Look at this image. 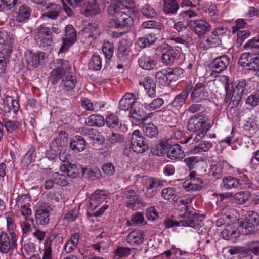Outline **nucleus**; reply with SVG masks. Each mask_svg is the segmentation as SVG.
Returning <instances> with one entry per match:
<instances>
[{
    "label": "nucleus",
    "mask_w": 259,
    "mask_h": 259,
    "mask_svg": "<svg viewBox=\"0 0 259 259\" xmlns=\"http://www.w3.org/2000/svg\"><path fill=\"white\" fill-rule=\"evenodd\" d=\"M169 148V145L166 141H162L159 144L151 148L152 154L156 156H161L166 150Z\"/></svg>",
    "instance_id": "obj_45"
},
{
    "label": "nucleus",
    "mask_w": 259,
    "mask_h": 259,
    "mask_svg": "<svg viewBox=\"0 0 259 259\" xmlns=\"http://www.w3.org/2000/svg\"><path fill=\"white\" fill-rule=\"evenodd\" d=\"M139 66L145 70H150L154 69L156 65V61L147 54L142 55L138 61Z\"/></svg>",
    "instance_id": "obj_27"
},
{
    "label": "nucleus",
    "mask_w": 259,
    "mask_h": 259,
    "mask_svg": "<svg viewBox=\"0 0 259 259\" xmlns=\"http://www.w3.org/2000/svg\"><path fill=\"white\" fill-rule=\"evenodd\" d=\"M200 158L198 157H189L184 160V162L189 167L190 170L195 168L198 165Z\"/></svg>",
    "instance_id": "obj_64"
},
{
    "label": "nucleus",
    "mask_w": 259,
    "mask_h": 259,
    "mask_svg": "<svg viewBox=\"0 0 259 259\" xmlns=\"http://www.w3.org/2000/svg\"><path fill=\"white\" fill-rule=\"evenodd\" d=\"M209 98L208 92L203 83L198 82L194 87L191 93L190 102L201 103Z\"/></svg>",
    "instance_id": "obj_7"
},
{
    "label": "nucleus",
    "mask_w": 259,
    "mask_h": 259,
    "mask_svg": "<svg viewBox=\"0 0 259 259\" xmlns=\"http://www.w3.org/2000/svg\"><path fill=\"white\" fill-rule=\"evenodd\" d=\"M207 120L208 119L204 115H194L189 119L187 128L189 132H197L194 139L196 142L202 139L209 129L210 123H207Z\"/></svg>",
    "instance_id": "obj_1"
},
{
    "label": "nucleus",
    "mask_w": 259,
    "mask_h": 259,
    "mask_svg": "<svg viewBox=\"0 0 259 259\" xmlns=\"http://www.w3.org/2000/svg\"><path fill=\"white\" fill-rule=\"evenodd\" d=\"M81 105L85 110L93 112L97 111L101 108V106H100L97 103L93 104L91 101L88 99H85L81 101Z\"/></svg>",
    "instance_id": "obj_53"
},
{
    "label": "nucleus",
    "mask_w": 259,
    "mask_h": 259,
    "mask_svg": "<svg viewBox=\"0 0 259 259\" xmlns=\"http://www.w3.org/2000/svg\"><path fill=\"white\" fill-rule=\"evenodd\" d=\"M233 85L231 83L226 82L225 83V90L226 95L224 102L228 104V106L230 108L237 107L241 102L242 97L232 92Z\"/></svg>",
    "instance_id": "obj_10"
},
{
    "label": "nucleus",
    "mask_w": 259,
    "mask_h": 259,
    "mask_svg": "<svg viewBox=\"0 0 259 259\" xmlns=\"http://www.w3.org/2000/svg\"><path fill=\"white\" fill-rule=\"evenodd\" d=\"M169 150L167 152V157L171 160H180L184 156V152L178 144H174L171 146L169 145Z\"/></svg>",
    "instance_id": "obj_31"
},
{
    "label": "nucleus",
    "mask_w": 259,
    "mask_h": 259,
    "mask_svg": "<svg viewBox=\"0 0 259 259\" xmlns=\"http://www.w3.org/2000/svg\"><path fill=\"white\" fill-rule=\"evenodd\" d=\"M180 52L179 50L173 48L172 47L167 45L162 51V62L166 65H172L175 61L179 59Z\"/></svg>",
    "instance_id": "obj_14"
},
{
    "label": "nucleus",
    "mask_w": 259,
    "mask_h": 259,
    "mask_svg": "<svg viewBox=\"0 0 259 259\" xmlns=\"http://www.w3.org/2000/svg\"><path fill=\"white\" fill-rule=\"evenodd\" d=\"M42 256L41 259H53L52 247L50 242L46 240L44 248L42 250Z\"/></svg>",
    "instance_id": "obj_63"
},
{
    "label": "nucleus",
    "mask_w": 259,
    "mask_h": 259,
    "mask_svg": "<svg viewBox=\"0 0 259 259\" xmlns=\"http://www.w3.org/2000/svg\"><path fill=\"white\" fill-rule=\"evenodd\" d=\"M160 185L161 183L158 179L152 177L149 178L145 185L146 197L150 198L156 195Z\"/></svg>",
    "instance_id": "obj_23"
},
{
    "label": "nucleus",
    "mask_w": 259,
    "mask_h": 259,
    "mask_svg": "<svg viewBox=\"0 0 259 259\" xmlns=\"http://www.w3.org/2000/svg\"><path fill=\"white\" fill-rule=\"evenodd\" d=\"M161 197L165 200L174 201L177 200V195L174 188H166L162 189Z\"/></svg>",
    "instance_id": "obj_48"
},
{
    "label": "nucleus",
    "mask_w": 259,
    "mask_h": 259,
    "mask_svg": "<svg viewBox=\"0 0 259 259\" xmlns=\"http://www.w3.org/2000/svg\"><path fill=\"white\" fill-rule=\"evenodd\" d=\"M85 140L80 136H75L70 143V147L75 152L82 151L85 149Z\"/></svg>",
    "instance_id": "obj_30"
},
{
    "label": "nucleus",
    "mask_w": 259,
    "mask_h": 259,
    "mask_svg": "<svg viewBox=\"0 0 259 259\" xmlns=\"http://www.w3.org/2000/svg\"><path fill=\"white\" fill-rule=\"evenodd\" d=\"M244 48L246 50H250L252 52L254 50H256L255 53H258L259 52V39L253 38L246 43Z\"/></svg>",
    "instance_id": "obj_61"
},
{
    "label": "nucleus",
    "mask_w": 259,
    "mask_h": 259,
    "mask_svg": "<svg viewBox=\"0 0 259 259\" xmlns=\"http://www.w3.org/2000/svg\"><path fill=\"white\" fill-rule=\"evenodd\" d=\"M124 8H120V5L116 2L111 3L108 7L107 11L108 15L110 16L114 17L115 18L117 16V14L122 12Z\"/></svg>",
    "instance_id": "obj_51"
},
{
    "label": "nucleus",
    "mask_w": 259,
    "mask_h": 259,
    "mask_svg": "<svg viewBox=\"0 0 259 259\" xmlns=\"http://www.w3.org/2000/svg\"><path fill=\"white\" fill-rule=\"evenodd\" d=\"M101 67L102 60L100 56L93 55L89 62V68L90 70L97 71L100 70Z\"/></svg>",
    "instance_id": "obj_46"
},
{
    "label": "nucleus",
    "mask_w": 259,
    "mask_h": 259,
    "mask_svg": "<svg viewBox=\"0 0 259 259\" xmlns=\"http://www.w3.org/2000/svg\"><path fill=\"white\" fill-rule=\"evenodd\" d=\"M105 123L107 126L110 128L118 131L122 126V123L118 117L113 114H110L107 116Z\"/></svg>",
    "instance_id": "obj_36"
},
{
    "label": "nucleus",
    "mask_w": 259,
    "mask_h": 259,
    "mask_svg": "<svg viewBox=\"0 0 259 259\" xmlns=\"http://www.w3.org/2000/svg\"><path fill=\"white\" fill-rule=\"evenodd\" d=\"M212 147V143L209 141H202L197 146L192 148L191 153L195 154L208 151Z\"/></svg>",
    "instance_id": "obj_43"
},
{
    "label": "nucleus",
    "mask_w": 259,
    "mask_h": 259,
    "mask_svg": "<svg viewBox=\"0 0 259 259\" xmlns=\"http://www.w3.org/2000/svg\"><path fill=\"white\" fill-rule=\"evenodd\" d=\"M246 81L244 80L239 81L234 87H233L232 92L242 98L244 94H246Z\"/></svg>",
    "instance_id": "obj_55"
},
{
    "label": "nucleus",
    "mask_w": 259,
    "mask_h": 259,
    "mask_svg": "<svg viewBox=\"0 0 259 259\" xmlns=\"http://www.w3.org/2000/svg\"><path fill=\"white\" fill-rule=\"evenodd\" d=\"M259 224V217L257 213L251 211L246 218L244 222H241L239 225V231L244 234H248Z\"/></svg>",
    "instance_id": "obj_5"
},
{
    "label": "nucleus",
    "mask_w": 259,
    "mask_h": 259,
    "mask_svg": "<svg viewBox=\"0 0 259 259\" xmlns=\"http://www.w3.org/2000/svg\"><path fill=\"white\" fill-rule=\"evenodd\" d=\"M184 214L185 219L181 221V226L197 229L204 225V217L202 215L196 212H190Z\"/></svg>",
    "instance_id": "obj_8"
},
{
    "label": "nucleus",
    "mask_w": 259,
    "mask_h": 259,
    "mask_svg": "<svg viewBox=\"0 0 259 259\" xmlns=\"http://www.w3.org/2000/svg\"><path fill=\"white\" fill-rule=\"evenodd\" d=\"M35 151V147L31 146L27 152L24 155L22 160V163L24 166H28L31 163Z\"/></svg>",
    "instance_id": "obj_58"
},
{
    "label": "nucleus",
    "mask_w": 259,
    "mask_h": 259,
    "mask_svg": "<svg viewBox=\"0 0 259 259\" xmlns=\"http://www.w3.org/2000/svg\"><path fill=\"white\" fill-rule=\"evenodd\" d=\"M144 106L136 107L130 110V114L137 122H143L152 115V113L147 114L144 110Z\"/></svg>",
    "instance_id": "obj_24"
},
{
    "label": "nucleus",
    "mask_w": 259,
    "mask_h": 259,
    "mask_svg": "<svg viewBox=\"0 0 259 259\" xmlns=\"http://www.w3.org/2000/svg\"><path fill=\"white\" fill-rule=\"evenodd\" d=\"M123 198L126 200V206L133 210L142 209L144 206L143 199L134 190H125L123 193Z\"/></svg>",
    "instance_id": "obj_2"
},
{
    "label": "nucleus",
    "mask_w": 259,
    "mask_h": 259,
    "mask_svg": "<svg viewBox=\"0 0 259 259\" xmlns=\"http://www.w3.org/2000/svg\"><path fill=\"white\" fill-rule=\"evenodd\" d=\"M240 232L241 231H239V226L236 227L234 225H229L222 231L221 235L223 239L229 240L239 237Z\"/></svg>",
    "instance_id": "obj_26"
},
{
    "label": "nucleus",
    "mask_w": 259,
    "mask_h": 259,
    "mask_svg": "<svg viewBox=\"0 0 259 259\" xmlns=\"http://www.w3.org/2000/svg\"><path fill=\"white\" fill-rule=\"evenodd\" d=\"M60 170L61 172L65 173L67 177L71 179H74L78 176L79 169L77 165L72 164L70 162L62 164L60 166Z\"/></svg>",
    "instance_id": "obj_28"
},
{
    "label": "nucleus",
    "mask_w": 259,
    "mask_h": 259,
    "mask_svg": "<svg viewBox=\"0 0 259 259\" xmlns=\"http://www.w3.org/2000/svg\"><path fill=\"white\" fill-rule=\"evenodd\" d=\"M45 55V53L41 51L33 52L31 50H27L25 55L27 68L32 70L37 67L40 61L44 59Z\"/></svg>",
    "instance_id": "obj_12"
},
{
    "label": "nucleus",
    "mask_w": 259,
    "mask_h": 259,
    "mask_svg": "<svg viewBox=\"0 0 259 259\" xmlns=\"http://www.w3.org/2000/svg\"><path fill=\"white\" fill-rule=\"evenodd\" d=\"M130 53V46L128 42L124 40L121 41L117 52V57L122 61H125Z\"/></svg>",
    "instance_id": "obj_39"
},
{
    "label": "nucleus",
    "mask_w": 259,
    "mask_h": 259,
    "mask_svg": "<svg viewBox=\"0 0 259 259\" xmlns=\"http://www.w3.org/2000/svg\"><path fill=\"white\" fill-rule=\"evenodd\" d=\"M53 64L55 66V68L61 71L63 75L71 72V65L67 60L57 59L53 61Z\"/></svg>",
    "instance_id": "obj_38"
},
{
    "label": "nucleus",
    "mask_w": 259,
    "mask_h": 259,
    "mask_svg": "<svg viewBox=\"0 0 259 259\" xmlns=\"http://www.w3.org/2000/svg\"><path fill=\"white\" fill-rule=\"evenodd\" d=\"M124 136L119 133L112 132L106 138V144L112 146L116 143H121L124 141Z\"/></svg>",
    "instance_id": "obj_44"
},
{
    "label": "nucleus",
    "mask_w": 259,
    "mask_h": 259,
    "mask_svg": "<svg viewBox=\"0 0 259 259\" xmlns=\"http://www.w3.org/2000/svg\"><path fill=\"white\" fill-rule=\"evenodd\" d=\"M145 138L140 134L139 130H135L132 134L131 144L133 150L137 154L143 153L148 148Z\"/></svg>",
    "instance_id": "obj_9"
},
{
    "label": "nucleus",
    "mask_w": 259,
    "mask_h": 259,
    "mask_svg": "<svg viewBox=\"0 0 259 259\" xmlns=\"http://www.w3.org/2000/svg\"><path fill=\"white\" fill-rule=\"evenodd\" d=\"M143 131L145 136L150 138L156 137L158 135L157 127L152 122L144 124Z\"/></svg>",
    "instance_id": "obj_41"
},
{
    "label": "nucleus",
    "mask_w": 259,
    "mask_h": 259,
    "mask_svg": "<svg viewBox=\"0 0 259 259\" xmlns=\"http://www.w3.org/2000/svg\"><path fill=\"white\" fill-rule=\"evenodd\" d=\"M85 123L90 126H102L105 124L103 117L100 115H91L85 121Z\"/></svg>",
    "instance_id": "obj_42"
},
{
    "label": "nucleus",
    "mask_w": 259,
    "mask_h": 259,
    "mask_svg": "<svg viewBox=\"0 0 259 259\" xmlns=\"http://www.w3.org/2000/svg\"><path fill=\"white\" fill-rule=\"evenodd\" d=\"M191 89V87H186L180 94L175 97L169 105L176 110H179L185 104Z\"/></svg>",
    "instance_id": "obj_16"
},
{
    "label": "nucleus",
    "mask_w": 259,
    "mask_h": 259,
    "mask_svg": "<svg viewBox=\"0 0 259 259\" xmlns=\"http://www.w3.org/2000/svg\"><path fill=\"white\" fill-rule=\"evenodd\" d=\"M2 124L5 126L8 133H12L20 126L18 122L10 120L6 118H3Z\"/></svg>",
    "instance_id": "obj_56"
},
{
    "label": "nucleus",
    "mask_w": 259,
    "mask_h": 259,
    "mask_svg": "<svg viewBox=\"0 0 259 259\" xmlns=\"http://www.w3.org/2000/svg\"><path fill=\"white\" fill-rule=\"evenodd\" d=\"M113 20L116 28L130 26L133 21L132 18L124 11L117 14V16L115 18H113Z\"/></svg>",
    "instance_id": "obj_21"
},
{
    "label": "nucleus",
    "mask_w": 259,
    "mask_h": 259,
    "mask_svg": "<svg viewBox=\"0 0 259 259\" xmlns=\"http://www.w3.org/2000/svg\"><path fill=\"white\" fill-rule=\"evenodd\" d=\"M137 99L135 94L126 93L119 102V109L123 111L128 110L135 104Z\"/></svg>",
    "instance_id": "obj_25"
},
{
    "label": "nucleus",
    "mask_w": 259,
    "mask_h": 259,
    "mask_svg": "<svg viewBox=\"0 0 259 259\" xmlns=\"http://www.w3.org/2000/svg\"><path fill=\"white\" fill-rule=\"evenodd\" d=\"M80 132L90 140L99 141V135H97V131L94 129L82 127Z\"/></svg>",
    "instance_id": "obj_59"
},
{
    "label": "nucleus",
    "mask_w": 259,
    "mask_h": 259,
    "mask_svg": "<svg viewBox=\"0 0 259 259\" xmlns=\"http://www.w3.org/2000/svg\"><path fill=\"white\" fill-rule=\"evenodd\" d=\"M144 237L145 234L143 231L135 230L128 234L126 240L131 246H138L143 243Z\"/></svg>",
    "instance_id": "obj_19"
},
{
    "label": "nucleus",
    "mask_w": 259,
    "mask_h": 259,
    "mask_svg": "<svg viewBox=\"0 0 259 259\" xmlns=\"http://www.w3.org/2000/svg\"><path fill=\"white\" fill-rule=\"evenodd\" d=\"M31 13V9L27 5L23 4L19 7L17 13L16 20L18 22H23L29 19Z\"/></svg>",
    "instance_id": "obj_29"
},
{
    "label": "nucleus",
    "mask_w": 259,
    "mask_h": 259,
    "mask_svg": "<svg viewBox=\"0 0 259 259\" xmlns=\"http://www.w3.org/2000/svg\"><path fill=\"white\" fill-rule=\"evenodd\" d=\"M144 224V218L141 213L136 212L134 215H133L131 221H128L126 224L128 226L137 225L138 224Z\"/></svg>",
    "instance_id": "obj_62"
},
{
    "label": "nucleus",
    "mask_w": 259,
    "mask_h": 259,
    "mask_svg": "<svg viewBox=\"0 0 259 259\" xmlns=\"http://www.w3.org/2000/svg\"><path fill=\"white\" fill-rule=\"evenodd\" d=\"M179 8L176 0H164L163 10L166 14H175Z\"/></svg>",
    "instance_id": "obj_34"
},
{
    "label": "nucleus",
    "mask_w": 259,
    "mask_h": 259,
    "mask_svg": "<svg viewBox=\"0 0 259 259\" xmlns=\"http://www.w3.org/2000/svg\"><path fill=\"white\" fill-rule=\"evenodd\" d=\"M102 52L107 60H110L114 52V46L112 43L105 41L102 48Z\"/></svg>",
    "instance_id": "obj_49"
},
{
    "label": "nucleus",
    "mask_w": 259,
    "mask_h": 259,
    "mask_svg": "<svg viewBox=\"0 0 259 259\" xmlns=\"http://www.w3.org/2000/svg\"><path fill=\"white\" fill-rule=\"evenodd\" d=\"M145 102L142 104V106H144V108L149 111H152L159 108L161 107L164 101L163 99L160 98H157L153 100L150 103H147L148 100L145 98Z\"/></svg>",
    "instance_id": "obj_40"
},
{
    "label": "nucleus",
    "mask_w": 259,
    "mask_h": 259,
    "mask_svg": "<svg viewBox=\"0 0 259 259\" xmlns=\"http://www.w3.org/2000/svg\"><path fill=\"white\" fill-rule=\"evenodd\" d=\"M35 39L40 47L51 46L53 40L50 29L44 25H41L36 29Z\"/></svg>",
    "instance_id": "obj_4"
},
{
    "label": "nucleus",
    "mask_w": 259,
    "mask_h": 259,
    "mask_svg": "<svg viewBox=\"0 0 259 259\" xmlns=\"http://www.w3.org/2000/svg\"><path fill=\"white\" fill-rule=\"evenodd\" d=\"M156 39L154 35L152 36L151 34H150L147 37L139 38L137 40V44L141 48H144L153 44L156 41Z\"/></svg>",
    "instance_id": "obj_52"
},
{
    "label": "nucleus",
    "mask_w": 259,
    "mask_h": 259,
    "mask_svg": "<svg viewBox=\"0 0 259 259\" xmlns=\"http://www.w3.org/2000/svg\"><path fill=\"white\" fill-rule=\"evenodd\" d=\"M13 42V37L6 31H0V46L6 45L10 47Z\"/></svg>",
    "instance_id": "obj_54"
},
{
    "label": "nucleus",
    "mask_w": 259,
    "mask_h": 259,
    "mask_svg": "<svg viewBox=\"0 0 259 259\" xmlns=\"http://www.w3.org/2000/svg\"><path fill=\"white\" fill-rule=\"evenodd\" d=\"M10 238L7 233H3L0 239V252L7 254L17 248V237L14 231L10 233Z\"/></svg>",
    "instance_id": "obj_3"
},
{
    "label": "nucleus",
    "mask_w": 259,
    "mask_h": 259,
    "mask_svg": "<svg viewBox=\"0 0 259 259\" xmlns=\"http://www.w3.org/2000/svg\"><path fill=\"white\" fill-rule=\"evenodd\" d=\"M56 135V138L50 144V148L52 151L58 153L65 147L68 134L64 131H58Z\"/></svg>",
    "instance_id": "obj_13"
},
{
    "label": "nucleus",
    "mask_w": 259,
    "mask_h": 259,
    "mask_svg": "<svg viewBox=\"0 0 259 259\" xmlns=\"http://www.w3.org/2000/svg\"><path fill=\"white\" fill-rule=\"evenodd\" d=\"M64 30L65 34L62 37V45L59 50V53L66 51L76 40V32L72 25H66Z\"/></svg>",
    "instance_id": "obj_6"
},
{
    "label": "nucleus",
    "mask_w": 259,
    "mask_h": 259,
    "mask_svg": "<svg viewBox=\"0 0 259 259\" xmlns=\"http://www.w3.org/2000/svg\"><path fill=\"white\" fill-rule=\"evenodd\" d=\"M77 83V78L72 72L63 75L61 87L66 91H69L73 90Z\"/></svg>",
    "instance_id": "obj_22"
},
{
    "label": "nucleus",
    "mask_w": 259,
    "mask_h": 259,
    "mask_svg": "<svg viewBox=\"0 0 259 259\" xmlns=\"http://www.w3.org/2000/svg\"><path fill=\"white\" fill-rule=\"evenodd\" d=\"M250 194L248 191H240L233 195L234 200L238 204L245 203L248 200Z\"/></svg>",
    "instance_id": "obj_50"
},
{
    "label": "nucleus",
    "mask_w": 259,
    "mask_h": 259,
    "mask_svg": "<svg viewBox=\"0 0 259 259\" xmlns=\"http://www.w3.org/2000/svg\"><path fill=\"white\" fill-rule=\"evenodd\" d=\"M107 198V195L102 190H96L89 198V209L90 211H94L99 205L101 204Z\"/></svg>",
    "instance_id": "obj_17"
},
{
    "label": "nucleus",
    "mask_w": 259,
    "mask_h": 259,
    "mask_svg": "<svg viewBox=\"0 0 259 259\" xmlns=\"http://www.w3.org/2000/svg\"><path fill=\"white\" fill-rule=\"evenodd\" d=\"M63 76V73L61 71L57 70V69L54 68L51 71L50 73V77L49 78V81L52 84H56L58 83L59 80L62 79Z\"/></svg>",
    "instance_id": "obj_57"
},
{
    "label": "nucleus",
    "mask_w": 259,
    "mask_h": 259,
    "mask_svg": "<svg viewBox=\"0 0 259 259\" xmlns=\"http://www.w3.org/2000/svg\"><path fill=\"white\" fill-rule=\"evenodd\" d=\"M78 233L72 234L68 241L65 243L64 250L67 253H69L75 250L77 246L79 240Z\"/></svg>",
    "instance_id": "obj_33"
},
{
    "label": "nucleus",
    "mask_w": 259,
    "mask_h": 259,
    "mask_svg": "<svg viewBox=\"0 0 259 259\" xmlns=\"http://www.w3.org/2000/svg\"><path fill=\"white\" fill-rule=\"evenodd\" d=\"M142 15L147 18L153 19L157 17L155 9L149 4H145L141 9Z\"/></svg>",
    "instance_id": "obj_47"
},
{
    "label": "nucleus",
    "mask_w": 259,
    "mask_h": 259,
    "mask_svg": "<svg viewBox=\"0 0 259 259\" xmlns=\"http://www.w3.org/2000/svg\"><path fill=\"white\" fill-rule=\"evenodd\" d=\"M100 12L99 4L96 0H92L89 2L85 7L83 14L87 17L92 15H95Z\"/></svg>",
    "instance_id": "obj_35"
},
{
    "label": "nucleus",
    "mask_w": 259,
    "mask_h": 259,
    "mask_svg": "<svg viewBox=\"0 0 259 259\" xmlns=\"http://www.w3.org/2000/svg\"><path fill=\"white\" fill-rule=\"evenodd\" d=\"M156 81L163 85H169L175 79L171 73V68L162 69L155 74Z\"/></svg>",
    "instance_id": "obj_18"
},
{
    "label": "nucleus",
    "mask_w": 259,
    "mask_h": 259,
    "mask_svg": "<svg viewBox=\"0 0 259 259\" xmlns=\"http://www.w3.org/2000/svg\"><path fill=\"white\" fill-rule=\"evenodd\" d=\"M4 106L5 112H10L11 111L14 113H16L19 109L18 101L13 99L11 97H7L5 99Z\"/></svg>",
    "instance_id": "obj_37"
},
{
    "label": "nucleus",
    "mask_w": 259,
    "mask_h": 259,
    "mask_svg": "<svg viewBox=\"0 0 259 259\" xmlns=\"http://www.w3.org/2000/svg\"><path fill=\"white\" fill-rule=\"evenodd\" d=\"M61 11L60 7L57 6L55 10H50L46 12L41 16L43 20L46 18L51 19L52 20H56L59 15V12Z\"/></svg>",
    "instance_id": "obj_60"
},
{
    "label": "nucleus",
    "mask_w": 259,
    "mask_h": 259,
    "mask_svg": "<svg viewBox=\"0 0 259 259\" xmlns=\"http://www.w3.org/2000/svg\"><path fill=\"white\" fill-rule=\"evenodd\" d=\"M240 185V180L231 176L224 177L222 180L221 186L226 190L236 188Z\"/></svg>",
    "instance_id": "obj_32"
},
{
    "label": "nucleus",
    "mask_w": 259,
    "mask_h": 259,
    "mask_svg": "<svg viewBox=\"0 0 259 259\" xmlns=\"http://www.w3.org/2000/svg\"><path fill=\"white\" fill-rule=\"evenodd\" d=\"M50 207L47 205H40L35 212V220L37 224L45 225L50 220Z\"/></svg>",
    "instance_id": "obj_20"
},
{
    "label": "nucleus",
    "mask_w": 259,
    "mask_h": 259,
    "mask_svg": "<svg viewBox=\"0 0 259 259\" xmlns=\"http://www.w3.org/2000/svg\"><path fill=\"white\" fill-rule=\"evenodd\" d=\"M190 29L199 37L203 36L209 31L211 25L206 21L202 19L190 20L188 23Z\"/></svg>",
    "instance_id": "obj_11"
},
{
    "label": "nucleus",
    "mask_w": 259,
    "mask_h": 259,
    "mask_svg": "<svg viewBox=\"0 0 259 259\" xmlns=\"http://www.w3.org/2000/svg\"><path fill=\"white\" fill-rule=\"evenodd\" d=\"M230 61V58L226 55L216 57L210 65L212 71L218 73L222 72L228 66Z\"/></svg>",
    "instance_id": "obj_15"
}]
</instances>
